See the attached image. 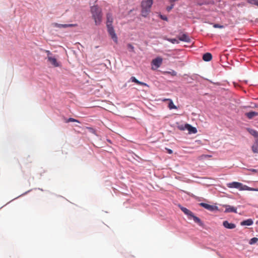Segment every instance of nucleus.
Wrapping results in <instances>:
<instances>
[{
    "label": "nucleus",
    "mask_w": 258,
    "mask_h": 258,
    "mask_svg": "<svg viewBox=\"0 0 258 258\" xmlns=\"http://www.w3.org/2000/svg\"><path fill=\"white\" fill-rule=\"evenodd\" d=\"M168 107L170 109H177V106L174 104V103L171 99L169 100V104H168Z\"/></svg>",
    "instance_id": "nucleus-20"
},
{
    "label": "nucleus",
    "mask_w": 258,
    "mask_h": 258,
    "mask_svg": "<svg viewBox=\"0 0 258 258\" xmlns=\"http://www.w3.org/2000/svg\"><path fill=\"white\" fill-rule=\"evenodd\" d=\"M188 134H196L197 132V130H188Z\"/></svg>",
    "instance_id": "nucleus-32"
},
{
    "label": "nucleus",
    "mask_w": 258,
    "mask_h": 258,
    "mask_svg": "<svg viewBox=\"0 0 258 258\" xmlns=\"http://www.w3.org/2000/svg\"><path fill=\"white\" fill-rule=\"evenodd\" d=\"M75 127H80V128H81L82 126H81L80 125H78L77 124H75V125H74Z\"/></svg>",
    "instance_id": "nucleus-34"
},
{
    "label": "nucleus",
    "mask_w": 258,
    "mask_h": 258,
    "mask_svg": "<svg viewBox=\"0 0 258 258\" xmlns=\"http://www.w3.org/2000/svg\"><path fill=\"white\" fill-rule=\"evenodd\" d=\"M227 186L229 188H235L240 190H252V188L247 185H243L241 183L234 181L227 184Z\"/></svg>",
    "instance_id": "nucleus-4"
},
{
    "label": "nucleus",
    "mask_w": 258,
    "mask_h": 258,
    "mask_svg": "<svg viewBox=\"0 0 258 258\" xmlns=\"http://www.w3.org/2000/svg\"><path fill=\"white\" fill-rule=\"evenodd\" d=\"M200 206L205 208L210 211H214L218 210V207L216 206L210 205L206 203H201Z\"/></svg>",
    "instance_id": "nucleus-7"
},
{
    "label": "nucleus",
    "mask_w": 258,
    "mask_h": 258,
    "mask_svg": "<svg viewBox=\"0 0 258 258\" xmlns=\"http://www.w3.org/2000/svg\"><path fill=\"white\" fill-rule=\"evenodd\" d=\"M107 32L111 37V39L113 40V41L117 44L118 43V38L117 36L115 33V30L113 26H109L107 27Z\"/></svg>",
    "instance_id": "nucleus-5"
},
{
    "label": "nucleus",
    "mask_w": 258,
    "mask_h": 258,
    "mask_svg": "<svg viewBox=\"0 0 258 258\" xmlns=\"http://www.w3.org/2000/svg\"><path fill=\"white\" fill-rule=\"evenodd\" d=\"M258 241V238L256 237H253L251 238L249 241V244L250 245L254 244Z\"/></svg>",
    "instance_id": "nucleus-24"
},
{
    "label": "nucleus",
    "mask_w": 258,
    "mask_h": 258,
    "mask_svg": "<svg viewBox=\"0 0 258 258\" xmlns=\"http://www.w3.org/2000/svg\"><path fill=\"white\" fill-rule=\"evenodd\" d=\"M223 225L224 227L229 229H232L236 227V225L232 223H229L227 221H224L223 222Z\"/></svg>",
    "instance_id": "nucleus-11"
},
{
    "label": "nucleus",
    "mask_w": 258,
    "mask_h": 258,
    "mask_svg": "<svg viewBox=\"0 0 258 258\" xmlns=\"http://www.w3.org/2000/svg\"><path fill=\"white\" fill-rule=\"evenodd\" d=\"M90 11L95 25H99L102 22V19L101 9L98 6L95 5L91 7Z\"/></svg>",
    "instance_id": "nucleus-1"
},
{
    "label": "nucleus",
    "mask_w": 258,
    "mask_h": 258,
    "mask_svg": "<svg viewBox=\"0 0 258 258\" xmlns=\"http://www.w3.org/2000/svg\"><path fill=\"white\" fill-rule=\"evenodd\" d=\"M174 4H171V6L167 7L166 10L168 12H170L173 8Z\"/></svg>",
    "instance_id": "nucleus-28"
},
{
    "label": "nucleus",
    "mask_w": 258,
    "mask_h": 258,
    "mask_svg": "<svg viewBox=\"0 0 258 258\" xmlns=\"http://www.w3.org/2000/svg\"><path fill=\"white\" fill-rule=\"evenodd\" d=\"M44 51H45L47 53V57H49V56H51L52 53L50 52L49 50H44Z\"/></svg>",
    "instance_id": "nucleus-31"
},
{
    "label": "nucleus",
    "mask_w": 258,
    "mask_h": 258,
    "mask_svg": "<svg viewBox=\"0 0 258 258\" xmlns=\"http://www.w3.org/2000/svg\"><path fill=\"white\" fill-rule=\"evenodd\" d=\"M178 39L179 40L182 41H184L186 42H191V39L188 36V35L186 34H183L180 36L178 37Z\"/></svg>",
    "instance_id": "nucleus-10"
},
{
    "label": "nucleus",
    "mask_w": 258,
    "mask_h": 258,
    "mask_svg": "<svg viewBox=\"0 0 258 258\" xmlns=\"http://www.w3.org/2000/svg\"><path fill=\"white\" fill-rule=\"evenodd\" d=\"M256 6H258V0H256Z\"/></svg>",
    "instance_id": "nucleus-38"
},
{
    "label": "nucleus",
    "mask_w": 258,
    "mask_h": 258,
    "mask_svg": "<svg viewBox=\"0 0 258 258\" xmlns=\"http://www.w3.org/2000/svg\"><path fill=\"white\" fill-rule=\"evenodd\" d=\"M213 27L215 28H224L223 25H220L218 24H214L213 25Z\"/></svg>",
    "instance_id": "nucleus-27"
},
{
    "label": "nucleus",
    "mask_w": 258,
    "mask_h": 258,
    "mask_svg": "<svg viewBox=\"0 0 258 258\" xmlns=\"http://www.w3.org/2000/svg\"><path fill=\"white\" fill-rule=\"evenodd\" d=\"M250 170L252 172H256V169H250Z\"/></svg>",
    "instance_id": "nucleus-36"
},
{
    "label": "nucleus",
    "mask_w": 258,
    "mask_h": 258,
    "mask_svg": "<svg viewBox=\"0 0 258 258\" xmlns=\"http://www.w3.org/2000/svg\"><path fill=\"white\" fill-rule=\"evenodd\" d=\"M75 25L74 24H60L57 23H53L52 24V27L58 28L71 27L74 26Z\"/></svg>",
    "instance_id": "nucleus-9"
},
{
    "label": "nucleus",
    "mask_w": 258,
    "mask_h": 258,
    "mask_svg": "<svg viewBox=\"0 0 258 258\" xmlns=\"http://www.w3.org/2000/svg\"><path fill=\"white\" fill-rule=\"evenodd\" d=\"M176 72L173 71L172 75H176Z\"/></svg>",
    "instance_id": "nucleus-37"
},
{
    "label": "nucleus",
    "mask_w": 258,
    "mask_h": 258,
    "mask_svg": "<svg viewBox=\"0 0 258 258\" xmlns=\"http://www.w3.org/2000/svg\"><path fill=\"white\" fill-rule=\"evenodd\" d=\"M106 27L109 26H112V23L113 21V19L112 15L110 13H107L106 15Z\"/></svg>",
    "instance_id": "nucleus-12"
},
{
    "label": "nucleus",
    "mask_w": 258,
    "mask_h": 258,
    "mask_svg": "<svg viewBox=\"0 0 258 258\" xmlns=\"http://www.w3.org/2000/svg\"><path fill=\"white\" fill-rule=\"evenodd\" d=\"M250 135L258 139V132L256 130H248Z\"/></svg>",
    "instance_id": "nucleus-23"
},
{
    "label": "nucleus",
    "mask_w": 258,
    "mask_h": 258,
    "mask_svg": "<svg viewBox=\"0 0 258 258\" xmlns=\"http://www.w3.org/2000/svg\"><path fill=\"white\" fill-rule=\"evenodd\" d=\"M248 3H249L251 4H253V5H256V0H248Z\"/></svg>",
    "instance_id": "nucleus-29"
},
{
    "label": "nucleus",
    "mask_w": 258,
    "mask_h": 258,
    "mask_svg": "<svg viewBox=\"0 0 258 258\" xmlns=\"http://www.w3.org/2000/svg\"><path fill=\"white\" fill-rule=\"evenodd\" d=\"M64 122L66 123H68V122H76V123H80V122L78 120H76V119H75L74 118H69L68 119L66 118L64 119Z\"/></svg>",
    "instance_id": "nucleus-22"
},
{
    "label": "nucleus",
    "mask_w": 258,
    "mask_h": 258,
    "mask_svg": "<svg viewBox=\"0 0 258 258\" xmlns=\"http://www.w3.org/2000/svg\"><path fill=\"white\" fill-rule=\"evenodd\" d=\"M169 100H171L170 99H164L163 100V101H169Z\"/></svg>",
    "instance_id": "nucleus-35"
},
{
    "label": "nucleus",
    "mask_w": 258,
    "mask_h": 258,
    "mask_svg": "<svg viewBox=\"0 0 258 258\" xmlns=\"http://www.w3.org/2000/svg\"><path fill=\"white\" fill-rule=\"evenodd\" d=\"M153 3V0H143L141 3V15L147 17L151 12V9Z\"/></svg>",
    "instance_id": "nucleus-2"
},
{
    "label": "nucleus",
    "mask_w": 258,
    "mask_h": 258,
    "mask_svg": "<svg viewBox=\"0 0 258 258\" xmlns=\"http://www.w3.org/2000/svg\"><path fill=\"white\" fill-rule=\"evenodd\" d=\"M179 129H196V127L191 126L190 125L186 123L184 125H181L179 127Z\"/></svg>",
    "instance_id": "nucleus-19"
},
{
    "label": "nucleus",
    "mask_w": 258,
    "mask_h": 258,
    "mask_svg": "<svg viewBox=\"0 0 258 258\" xmlns=\"http://www.w3.org/2000/svg\"><path fill=\"white\" fill-rule=\"evenodd\" d=\"M131 80L133 82H134L138 85H140L144 86H148V85L146 83L139 81L135 77H132L131 78Z\"/></svg>",
    "instance_id": "nucleus-17"
},
{
    "label": "nucleus",
    "mask_w": 258,
    "mask_h": 258,
    "mask_svg": "<svg viewBox=\"0 0 258 258\" xmlns=\"http://www.w3.org/2000/svg\"><path fill=\"white\" fill-rule=\"evenodd\" d=\"M166 40L172 43H178V41L175 38H167Z\"/></svg>",
    "instance_id": "nucleus-25"
},
{
    "label": "nucleus",
    "mask_w": 258,
    "mask_h": 258,
    "mask_svg": "<svg viewBox=\"0 0 258 258\" xmlns=\"http://www.w3.org/2000/svg\"><path fill=\"white\" fill-rule=\"evenodd\" d=\"M181 210L187 216L188 218L189 219H193L194 222L197 224H198L200 226L203 225V223L200 220L199 218L194 215L193 213L187 209V208L183 207H180Z\"/></svg>",
    "instance_id": "nucleus-3"
},
{
    "label": "nucleus",
    "mask_w": 258,
    "mask_h": 258,
    "mask_svg": "<svg viewBox=\"0 0 258 258\" xmlns=\"http://www.w3.org/2000/svg\"><path fill=\"white\" fill-rule=\"evenodd\" d=\"M252 151L254 153H258V139L255 140V142L252 145Z\"/></svg>",
    "instance_id": "nucleus-18"
},
{
    "label": "nucleus",
    "mask_w": 258,
    "mask_h": 258,
    "mask_svg": "<svg viewBox=\"0 0 258 258\" xmlns=\"http://www.w3.org/2000/svg\"><path fill=\"white\" fill-rule=\"evenodd\" d=\"M211 155L203 154L198 157L199 160H204L206 158L211 157Z\"/></svg>",
    "instance_id": "nucleus-21"
},
{
    "label": "nucleus",
    "mask_w": 258,
    "mask_h": 258,
    "mask_svg": "<svg viewBox=\"0 0 258 258\" xmlns=\"http://www.w3.org/2000/svg\"><path fill=\"white\" fill-rule=\"evenodd\" d=\"M167 152H168V153L169 154H172V150L168 149H167Z\"/></svg>",
    "instance_id": "nucleus-33"
},
{
    "label": "nucleus",
    "mask_w": 258,
    "mask_h": 258,
    "mask_svg": "<svg viewBox=\"0 0 258 258\" xmlns=\"http://www.w3.org/2000/svg\"><path fill=\"white\" fill-rule=\"evenodd\" d=\"M245 116L249 119H252L254 117L258 116V112L250 111L245 114Z\"/></svg>",
    "instance_id": "nucleus-14"
},
{
    "label": "nucleus",
    "mask_w": 258,
    "mask_h": 258,
    "mask_svg": "<svg viewBox=\"0 0 258 258\" xmlns=\"http://www.w3.org/2000/svg\"><path fill=\"white\" fill-rule=\"evenodd\" d=\"M127 48L129 49L130 51H132V52H134V47L133 46V45H132L131 44L129 43L127 44Z\"/></svg>",
    "instance_id": "nucleus-26"
},
{
    "label": "nucleus",
    "mask_w": 258,
    "mask_h": 258,
    "mask_svg": "<svg viewBox=\"0 0 258 258\" xmlns=\"http://www.w3.org/2000/svg\"><path fill=\"white\" fill-rule=\"evenodd\" d=\"M223 206L225 207V210L224 211L225 213H237V209L234 207H232L230 205H224Z\"/></svg>",
    "instance_id": "nucleus-8"
},
{
    "label": "nucleus",
    "mask_w": 258,
    "mask_h": 258,
    "mask_svg": "<svg viewBox=\"0 0 258 258\" xmlns=\"http://www.w3.org/2000/svg\"><path fill=\"white\" fill-rule=\"evenodd\" d=\"M163 59L160 57H157L153 59L151 62L152 65V69L156 70L159 68L162 64Z\"/></svg>",
    "instance_id": "nucleus-6"
},
{
    "label": "nucleus",
    "mask_w": 258,
    "mask_h": 258,
    "mask_svg": "<svg viewBox=\"0 0 258 258\" xmlns=\"http://www.w3.org/2000/svg\"><path fill=\"white\" fill-rule=\"evenodd\" d=\"M48 60L55 67L59 66V63L57 62L56 59L52 56L48 57Z\"/></svg>",
    "instance_id": "nucleus-13"
},
{
    "label": "nucleus",
    "mask_w": 258,
    "mask_h": 258,
    "mask_svg": "<svg viewBox=\"0 0 258 258\" xmlns=\"http://www.w3.org/2000/svg\"><path fill=\"white\" fill-rule=\"evenodd\" d=\"M212 58V55L211 53L207 52L205 53L203 56V59L204 61H210Z\"/></svg>",
    "instance_id": "nucleus-16"
},
{
    "label": "nucleus",
    "mask_w": 258,
    "mask_h": 258,
    "mask_svg": "<svg viewBox=\"0 0 258 258\" xmlns=\"http://www.w3.org/2000/svg\"><path fill=\"white\" fill-rule=\"evenodd\" d=\"M253 221L251 219L244 220L240 223L241 226H250L253 224Z\"/></svg>",
    "instance_id": "nucleus-15"
},
{
    "label": "nucleus",
    "mask_w": 258,
    "mask_h": 258,
    "mask_svg": "<svg viewBox=\"0 0 258 258\" xmlns=\"http://www.w3.org/2000/svg\"><path fill=\"white\" fill-rule=\"evenodd\" d=\"M160 17L161 19H162L163 20H165L166 21L168 20L167 17L165 16H163V15H160Z\"/></svg>",
    "instance_id": "nucleus-30"
}]
</instances>
